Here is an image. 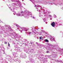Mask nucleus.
Returning <instances> with one entry per match:
<instances>
[{
  "mask_svg": "<svg viewBox=\"0 0 63 63\" xmlns=\"http://www.w3.org/2000/svg\"><path fill=\"white\" fill-rule=\"evenodd\" d=\"M51 25L53 27L55 26V22H53L51 24Z\"/></svg>",
  "mask_w": 63,
  "mask_h": 63,
  "instance_id": "nucleus-1",
  "label": "nucleus"
},
{
  "mask_svg": "<svg viewBox=\"0 0 63 63\" xmlns=\"http://www.w3.org/2000/svg\"><path fill=\"white\" fill-rule=\"evenodd\" d=\"M50 39L51 41H53V40H54V38L53 37H51V38H50Z\"/></svg>",
  "mask_w": 63,
  "mask_h": 63,
  "instance_id": "nucleus-2",
  "label": "nucleus"
},
{
  "mask_svg": "<svg viewBox=\"0 0 63 63\" xmlns=\"http://www.w3.org/2000/svg\"><path fill=\"white\" fill-rule=\"evenodd\" d=\"M45 41L46 42H49L48 40L47 39H45Z\"/></svg>",
  "mask_w": 63,
  "mask_h": 63,
  "instance_id": "nucleus-3",
  "label": "nucleus"
},
{
  "mask_svg": "<svg viewBox=\"0 0 63 63\" xmlns=\"http://www.w3.org/2000/svg\"><path fill=\"white\" fill-rule=\"evenodd\" d=\"M4 44H7V42H5Z\"/></svg>",
  "mask_w": 63,
  "mask_h": 63,
  "instance_id": "nucleus-4",
  "label": "nucleus"
},
{
  "mask_svg": "<svg viewBox=\"0 0 63 63\" xmlns=\"http://www.w3.org/2000/svg\"><path fill=\"white\" fill-rule=\"evenodd\" d=\"M8 46H10V44H9V43H8Z\"/></svg>",
  "mask_w": 63,
  "mask_h": 63,
  "instance_id": "nucleus-5",
  "label": "nucleus"
},
{
  "mask_svg": "<svg viewBox=\"0 0 63 63\" xmlns=\"http://www.w3.org/2000/svg\"><path fill=\"white\" fill-rule=\"evenodd\" d=\"M40 40L42 39V37H40Z\"/></svg>",
  "mask_w": 63,
  "mask_h": 63,
  "instance_id": "nucleus-6",
  "label": "nucleus"
},
{
  "mask_svg": "<svg viewBox=\"0 0 63 63\" xmlns=\"http://www.w3.org/2000/svg\"><path fill=\"white\" fill-rule=\"evenodd\" d=\"M37 7V5H35V7Z\"/></svg>",
  "mask_w": 63,
  "mask_h": 63,
  "instance_id": "nucleus-7",
  "label": "nucleus"
},
{
  "mask_svg": "<svg viewBox=\"0 0 63 63\" xmlns=\"http://www.w3.org/2000/svg\"><path fill=\"white\" fill-rule=\"evenodd\" d=\"M47 53H49V52L48 51H47Z\"/></svg>",
  "mask_w": 63,
  "mask_h": 63,
  "instance_id": "nucleus-8",
  "label": "nucleus"
},
{
  "mask_svg": "<svg viewBox=\"0 0 63 63\" xmlns=\"http://www.w3.org/2000/svg\"><path fill=\"white\" fill-rule=\"evenodd\" d=\"M29 34H31V32H29Z\"/></svg>",
  "mask_w": 63,
  "mask_h": 63,
  "instance_id": "nucleus-9",
  "label": "nucleus"
},
{
  "mask_svg": "<svg viewBox=\"0 0 63 63\" xmlns=\"http://www.w3.org/2000/svg\"><path fill=\"white\" fill-rule=\"evenodd\" d=\"M33 18H34V17H33Z\"/></svg>",
  "mask_w": 63,
  "mask_h": 63,
  "instance_id": "nucleus-10",
  "label": "nucleus"
}]
</instances>
